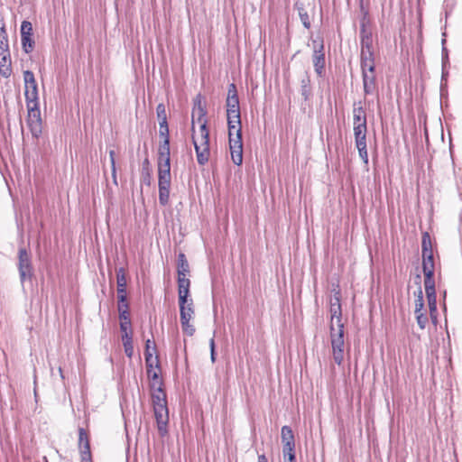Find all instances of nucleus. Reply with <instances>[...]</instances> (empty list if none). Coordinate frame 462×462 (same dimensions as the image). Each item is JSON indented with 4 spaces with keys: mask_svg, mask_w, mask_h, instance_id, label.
I'll use <instances>...</instances> for the list:
<instances>
[{
    "mask_svg": "<svg viewBox=\"0 0 462 462\" xmlns=\"http://www.w3.org/2000/svg\"><path fill=\"white\" fill-rule=\"evenodd\" d=\"M414 314H415V317H417V315H423L425 314V312H423V310H420L418 311V310H414Z\"/></svg>",
    "mask_w": 462,
    "mask_h": 462,
    "instance_id": "obj_54",
    "label": "nucleus"
},
{
    "mask_svg": "<svg viewBox=\"0 0 462 462\" xmlns=\"http://www.w3.org/2000/svg\"><path fill=\"white\" fill-rule=\"evenodd\" d=\"M159 134L162 141H170L169 137V127L168 128H159Z\"/></svg>",
    "mask_w": 462,
    "mask_h": 462,
    "instance_id": "obj_45",
    "label": "nucleus"
},
{
    "mask_svg": "<svg viewBox=\"0 0 462 462\" xmlns=\"http://www.w3.org/2000/svg\"><path fill=\"white\" fill-rule=\"evenodd\" d=\"M153 411H154V416L156 419L159 433L162 436H164L168 432V430H167V426H168V422H169L168 407L159 405V407L153 408Z\"/></svg>",
    "mask_w": 462,
    "mask_h": 462,
    "instance_id": "obj_11",
    "label": "nucleus"
},
{
    "mask_svg": "<svg viewBox=\"0 0 462 462\" xmlns=\"http://www.w3.org/2000/svg\"><path fill=\"white\" fill-rule=\"evenodd\" d=\"M12 73L10 52L0 54V74L8 78Z\"/></svg>",
    "mask_w": 462,
    "mask_h": 462,
    "instance_id": "obj_17",
    "label": "nucleus"
},
{
    "mask_svg": "<svg viewBox=\"0 0 462 462\" xmlns=\"http://www.w3.org/2000/svg\"><path fill=\"white\" fill-rule=\"evenodd\" d=\"M355 143L366 141V124L353 125Z\"/></svg>",
    "mask_w": 462,
    "mask_h": 462,
    "instance_id": "obj_21",
    "label": "nucleus"
},
{
    "mask_svg": "<svg viewBox=\"0 0 462 462\" xmlns=\"http://www.w3.org/2000/svg\"><path fill=\"white\" fill-rule=\"evenodd\" d=\"M363 86L365 95H372L376 91V77L375 73H363Z\"/></svg>",
    "mask_w": 462,
    "mask_h": 462,
    "instance_id": "obj_15",
    "label": "nucleus"
},
{
    "mask_svg": "<svg viewBox=\"0 0 462 462\" xmlns=\"http://www.w3.org/2000/svg\"><path fill=\"white\" fill-rule=\"evenodd\" d=\"M198 118L197 121L199 124V132H195L194 124L195 119L194 116H192V141L196 152L197 161L199 165H205L210 156V149H209V132L207 128V119H206V111L200 105H199L197 110Z\"/></svg>",
    "mask_w": 462,
    "mask_h": 462,
    "instance_id": "obj_2",
    "label": "nucleus"
},
{
    "mask_svg": "<svg viewBox=\"0 0 462 462\" xmlns=\"http://www.w3.org/2000/svg\"><path fill=\"white\" fill-rule=\"evenodd\" d=\"M330 313V342L332 347V355L335 363L340 365L344 360L345 353V332L344 324L342 322V309L341 306L335 304L329 305Z\"/></svg>",
    "mask_w": 462,
    "mask_h": 462,
    "instance_id": "obj_1",
    "label": "nucleus"
},
{
    "mask_svg": "<svg viewBox=\"0 0 462 462\" xmlns=\"http://www.w3.org/2000/svg\"><path fill=\"white\" fill-rule=\"evenodd\" d=\"M116 284H117V296L118 300L121 301L125 300V297H126V277L125 273V270L123 268H119L116 271Z\"/></svg>",
    "mask_w": 462,
    "mask_h": 462,
    "instance_id": "obj_14",
    "label": "nucleus"
},
{
    "mask_svg": "<svg viewBox=\"0 0 462 462\" xmlns=\"http://www.w3.org/2000/svg\"><path fill=\"white\" fill-rule=\"evenodd\" d=\"M295 8L296 10L298 11V14L300 16V19L303 24V26L306 28V29H310V16L308 14V12L306 11V9L304 8L303 5L302 4H299V3H296L295 4Z\"/></svg>",
    "mask_w": 462,
    "mask_h": 462,
    "instance_id": "obj_25",
    "label": "nucleus"
},
{
    "mask_svg": "<svg viewBox=\"0 0 462 462\" xmlns=\"http://www.w3.org/2000/svg\"><path fill=\"white\" fill-rule=\"evenodd\" d=\"M258 462H268L265 455H263H263H259L258 456Z\"/></svg>",
    "mask_w": 462,
    "mask_h": 462,
    "instance_id": "obj_53",
    "label": "nucleus"
},
{
    "mask_svg": "<svg viewBox=\"0 0 462 462\" xmlns=\"http://www.w3.org/2000/svg\"><path fill=\"white\" fill-rule=\"evenodd\" d=\"M159 201L165 206L170 199L171 176H158Z\"/></svg>",
    "mask_w": 462,
    "mask_h": 462,
    "instance_id": "obj_12",
    "label": "nucleus"
},
{
    "mask_svg": "<svg viewBox=\"0 0 462 462\" xmlns=\"http://www.w3.org/2000/svg\"><path fill=\"white\" fill-rule=\"evenodd\" d=\"M23 79L26 104L39 103L38 87L33 73L31 70H25Z\"/></svg>",
    "mask_w": 462,
    "mask_h": 462,
    "instance_id": "obj_8",
    "label": "nucleus"
},
{
    "mask_svg": "<svg viewBox=\"0 0 462 462\" xmlns=\"http://www.w3.org/2000/svg\"><path fill=\"white\" fill-rule=\"evenodd\" d=\"M118 311H119V315H122L123 313H125V315L130 314L129 310H128V303L126 300V297H125L124 301H121L120 300H118Z\"/></svg>",
    "mask_w": 462,
    "mask_h": 462,
    "instance_id": "obj_41",
    "label": "nucleus"
},
{
    "mask_svg": "<svg viewBox=\"0 0 462 462\" xmlns=\"http://www.w3.org/2000/svg\"><path fill=\"white\" fill-rule=\"evenodd\" d=\"M9 52V44L6 32L4 29L0 30V54Z\"/></svg>",
    "mask_w": 462,
    "mask_h": 462,
    "instance_id": "obj_31",
    "label": "nucleus"
},
{
    "mask_svg": "<svg viewBox=\"0 0 462 462\" xmlns=\"http://www.w3.org/2000/svg\"><path fill=\"white\" fill-rule=\"evenodd\" d=\"M415 318L420 328L424 329L426 328V325L428 324V317L426 313L423 315H417V317Z\"/></svg>",
    "mask_w": 462,
    "mask_h": 462,
    "instance_id": "obj_43",
    "label": "nucleus"
},
{
    "mask_svg": "<svg viewBox=\"0 0 462 462\" xmlns=\"http://www.w3.org/2000/svg\"><path fill=\"white\" fill-rule=\"evenodd\" d=\"M374 59L373 48H361V61L372 60Z\"/></svg>",
    "mask_w": 462,
    "mask_h": 462,
    "instance_id": "obj_38",
    "label": "nucleus"
},
{
    "mask_svg": "<svg viewBox=\"0 0 462 462\" xmlns=\"http://www.w3.org/2000/svg\"><path fill=\"white\" fill-rule=\"evenodd\" d=\"M59 374H60L61 378H63L62 369L60 367L59 368Z\"/></svg>",
    "mask_w": 462,
    "mask_h": 462,
    "instance_id": "obj_56",
    "label": "nucleus"
},
{
    "mask_svg": "<svg viewBox=\"0 0 462 462\" xmlns=\"http://www.w3.org/2000/svg\"><path fill=\"white\" fill-rule=\"evenodd\" d=\"M155 354H156L155 343L150 339H147L145 342V350H144L145 363H146L147 366L152 367L154 365L155 367L158 368L159 359H158L157 356H154Z\"/></svg>",
    "mask_w": 462,
    "mask_h": 462,
    "instance_id": "obj_13",
    "label": "nucleus"
},
{
    "mask_svg": "<svg viewBox=\"0 0 462 462\" xmlns=\"http://www.w3.org/2000/svg\"><path fill=\"white\" fill-rule=\"evenodd\" d=\"M442 52H443V60L447 59L448 58V53H447V50L445 48H443Z\"/></svg>",
    "mask_w": 462,
    "mask_h": 462,
    "instance_id": "obj_55",
    "label": "nucleus"
},
{
    "mask_svg": "<svg viewBox=\"0 0 462 462\" xmlns=\"http://www.w3.org/2000/svg\"><path fill=\"white\" fill-rule=\"evenodd\" d=\"M32 35H21L23 49L26 53H30L33 50L34 41Z\"/></svg>",
    "mask_w": 462,
    "mask_h": 462,
    "instance_id": "obj_30",
    "label": "nucleus"
},
{
    "mask_svg": "<svg viewBox=\"0 0 462 462\" xmlns=\"http://www.w3.org/2000/svg\"><path fill=\"white\" fill-rule=\"evenodd\" d=\"M283 447H295L294 436L289 426H283L281 431Z\"/></svg>",
    "mask_w": 462,
    "mask_h": 462,
    "instance_id": "obj_19",
    "label": "nucleus"
},
{
    "mask_svg": "<svg viewBox=\"0 0 462 462\" xmlns=\"http://www.w3.org/2000/svg\"><path fill=\"white\" fill-rule=\"evenodd\" d=\"M180 324L183 332L191 337L195 333V328L190 323L194 316L193 300L189 299V291H178Z\"/></svg>",
    "mask_w": 462,
    "mask_h": 462,
    "instance_id": "obj_3",
    "label": "nucleus"
},
{
    "mask_svg": "<svg viewBox=\"0 0 462 462\" xmlns=\"http://www.w3.org/2000/svg\"><path fill=\"white\" fill-rule=\"evenodd\" d=\"M171 159L170 141H162L158 148V160Z\"/></svg>",
    "mask_w": 462,
    "mask_h": 462,
    "instance_id": "obj_28",
    "label": "nucleus"
},
{
    "mask_svg": "<svg viewBox=\"0 0 462 462\" xmlns=\"http://www.w3.org/2000/svg\"><path fill=\"white\" fill-rule=\"evenodd\" d=\"M111 171H112V179H113V182L115 184H117V180H116V167H111Z\"/></svg>",
    "mask_w": 462,
    "mask_h": 462,
    "instance_id": "obj_52",
    "label": "nucleus"
},
{
    "mask_svg": "<svg viewBox=\"0 0 462 462\" xmlns=\"http://www.w3.org/2000/svg\"><path fill=\"white\" fill-rule=\"evenodd\" d=\"M427 296L436 295L435 286L425 288Z\"/></svg>",
    "mask_w": 462,
    "mask_h": 462,
    "instance_id": "obj_48",
    "label": "nucleus"
},
{
    "mask_svg": "<svg viewBox=\"0 0 462 462\" xmlns=\"http://www.w3.org/2000/svg\"><path fill=\"white\" fill-rule=\"evenodd\" d=\"M294 448L295 447H283L282 448L283 457L288 462H295Z\"/></svg>",
    "mask_w": 462,
    "mask_h": 462,
    "instance_id": "obj_33",
    "label": "nucleus"
},
{
    "mask_svg": "<svg viewBox=\"0 0 462 462\" xmlns=\"http://www.w3.org/2000/svg\"><path fill=\"white\" fill-rule=\"evenodd\" d=\"M79 444L81 449L84 448V445L89 444L88 434L84 429H79Z\"/></svg>",
    "mask_w": 462,
    "mask_h": 462,
    "instance_id": "obj_40",
    "label": "nucleus"
},
{
    "mask_svg": "<svg viewBox=\"0 0 462 462\" xmlns=\"http://www.w3.org/2000/svg\"><path fill=\"white\" fill-rule=\"evenodd\" d=\"M27 125L33 137L38 138L42 131V121L39 103L26 104Z\"/></svg>",
    "mask_w": 462,
    "mask_h": 462,
    "instance_id": "obj_6",
    "label": "nucleus"
},
{
    "mask_svg": "<svg viewBox=\"0 0 462 462\" xmlns=\"http://www.w3.org/2000/svg\"><path fill=\"white\" fill-rule=\"evenodd\" d=\"M366 124V115L361 105V102L354 105L353 125Z\"/></svg>",
    "mask_w": 462,
    "mask_h": 462,
    "instance_id": "obj_18",
    "label": "nucleus"
},
{
    "mask_svg": "<svg viewBox=\"0 0 462 462\" xmlns=\"http://www.w3.org/2000/svg\"><path fill=\"white\" fill-rule=\"evenodd\" d=\"M209 347H210V359H211L212 363H214L216 361V353H215V340L213 337L209 340Z\"/></svg>",
    "mask_w": 462,
    "mask_h": 462,
    "instance_id": "obj_46",
    "label": "nucleus"
},
{
    "mask_svg": "<svg viewBox=\"0 0 462 462\" xmlns=\"http://www.w3.org/2000/svg\"><path fill=\"white\" fill-rule=\"evenodd\" d=\"M151 390L153 408L159 407V405L167 406L166 393H164L162 386L159 385L155 388H151Z\"/></svg>",
    "mask_w": 462,
    "mask_h": 462,
    "instance_id": "obj_16",
    "label": "nucleus"
},
{
    "mask_svg": "<svg viewBox=\"0 0 462 462\" xmlns=\"http://www.w3.org/2000/svg\"><path fill=\"white\" fill-rule=\"evenodd\" d=\"M167 118L159 120V128H168Z\"/></svg>",
    "mask_w": 462,
    "mask_h": 462,
    "instance_id": "obj_51",
    "label": "nucleus"
},
{
    "mask_svg": "<svg viewBox=\"0 0 462 462\" xmlns=\"http://www.w3.org/2000/svg\"><path fill=\"white\" fill-rule=\"evenodd\" d=\"M360 38H361V48H373V39L372 33L368 30H366L365 24L363 23L360 31Z\"/></svg>",
    "mask_w": 462,
    "mask_h": 462,
    "instance_id": "obj_23",
    "label": "nucleus"
},
{
    "mask_svg": "<svg viewBox=\"0 0 462 462\" xmlns=\"http://www.w3.org/2000/svg\"><path fill=\"white\" fill-rule=\"evenodd\" d=\"M119 319H120V329H121L122 335L133 333L130 314L125 315V313H123L122 315H119Z\"/></svg>",
    "mask_w": 462,
    "mask_h": 462,
    "instance_id": "obj_26",
    "label": "nucleus"
},
{
    "mask_svg": "<svg viewBox=\"0 0 462 462\" xmlns=\"http://www.w3.org/2000/svg\"><path fill=\"white\" fill-rule=\"evenodd\" d=\"M156 114H157L158 120L167 118L165 106L162 103H160L157 106Z\"/></svg>",
    "mask_w": 462,
    "mask_h": 462,
    "instance_id": "obj_42",
    "label": "nucleus"
},
{
    "mask_svg": "<svg viewBox=\"0 0 462 462\" xmlns=\"http://www.w3.org/2000/svg\"><path fill=\"white\" fill-rule=\"evenodd\" d=\"M122 341L125 355L131 358L134 355L133 333L123 334Z\"/></svg>",
    "mask_w": 462,
    "mask_h": 462,
    "instance_id": "obj_24",
    "label": "nucleus"
},
{
    "mask_svg": "<svg viewBox=\"0 0 462 462\" xmlns=\"http://www.w3.org/2000/svg\"><path fill=\"white\" fill-rule=\"evenodd\" d=\"M424 253L433 254L431 250L430 236L428 233H425L422 236V254Z\"/></svg>",
    "mask_w": 462,
    "mask_h": 462,
    "instance_id": "obj_34",
    "label": "nucleus"
},
{
    "mask_svg": "<svg viewBox=\"0 0 462 462\" xmlns=\"http://www.w3.org/2000/svg\"><path fill=\"white\" fill-rule=\"evenodd\" d=\"M424 286L425 288L435 286V282L433 280V273L424 274Z\"/></svg>",
    "mask_w": 462,
    "mask_h": 462,
    "instance_id": "obj_44",
    "label": "nucleus"
},
{
    "mask_svg": "<svg viewBox=\"0 0 462 462\" xmlns=\"http://www.w3.org/2000/svg\"><path fill=\"white\" fill-rule=\"evenodd\" d=\"M335 304L336 306H341V293L338 285L335 286L331 290V296L329 299V305Z\"/></svg>",
    "mask_w": 462,
    "mask_h": 462,
    "instance_id": "obj_32",
    "label": "nucleus"
},
{
    "mask_svg": "<svg viewBox=\"0 0 462 462\" xmlns=\"http://www.w3.org/2000/svg\"><path fill=\"white\" fill-rule=\"evenodd\" d=\"M358 153L365 165L368 164V152L366 149V141L356 143Z\"/></svg>",
    "mask_w": 462,
    "mask_h": 462,
    "instance_id": "obj_29",
    "label": "nucleus"
},
{
    "mask_svg": "<svg viewBox=\"0 0 462 462\" xmlns=\"http://www.w3.org/2000/svg\"><path fill=\"white\" fill-rule=\"evenodd\" d=\"M18 270L20 280L23 282L26 279L32 275V266L31 256L25 248H20L18 252Z\"/></svg>",
    "mask_w": 462,
    "mask_h": 462,
    "instance_id": "obj_10",
    "label": "nucleus"
},
{
    "mask_svg": "<svg viewBox=\"0 0 462 462\" xmlns=\"http://www.w3.org/2000/svg\"><path fill=\"white\" fill-rule=\"evenodd\" d=\"M80 456L81 462H92L89 444L84 445V448L80 450Z\"/></svg>",
    "mask_w": 462,
    "mask_h": 462,
    "instance_id": "obj_36",
    "label": "nucleus"
},
{
    "mask_svg": "<svg viewBox=\"0 0 462 462\" xmlns=\"http://www.w3.org/2000/svg\"><path fill=\"white\" fill-rule=\"evenodd\" d=\"M231 159L236 165L243 162L242 128L228 129Z\"/></svg>",
    "mask_w": 462,
    "mask_h": 462,
    "instance_id": "obj_5",
    "label": "nucleus"
},
{
    "mask_svg": "<svg viewBox=\"0 0 462 462\" xmlns=\"http://www.w3.org/2000/svg\"><path fill=\"white\" fill-rule=\"evenodd\" d=\"M416 300H415V310H423L424 308V300H423V292L421 288H419L418 291L415 292Z\"/></svg>",
    "mask_w": 462,
    "mask_h": 462,
    "instance_id": "obj_37",
    "label": "nucleus"
},
{
    "mask_svg": "<svg viewBox=\"0 0 462 462\" xmlns=\"http://www.w3.org/2000/svg\"><path fill=\"white\" fill-rule=\"evenodd\" d=\"M313 56L312 61L315 71L318 75H321L325 68V54L323 40L321 38L312 39Z\"/></svg>",
    "mask_w": 462,
    "mask_h": 462,
    "instance_id": "obj_9",
    "label": "nucleus"
},
{
    "mask_svg": "<svg viewBox=\"0 0 462 462\" xmlns=\"http://www.w3.org/2000/svg\"><path fill=\"white\" fill-rule=\"evenodd\" d=\"M430 317L433 320V322H436L437 320V304L429 305Z\"/></svg>",
    "mask_w": 462,
    "mask_h": 462,
    "instance_id": "obj_47",
    "label": "nucleus"
},
{
    "mask_svg": "<svg viewBox=\"0 0 462 462\" xmlns=\"http://www.w3.org/2000/svg\"><path fill=\"white\" fill-rule=\"evenodd\" d=\"M159 370H160L159 365H158V368H156L154 365L152 367L147 366L148 377L151 380V388H155L159 385L162 386V382L159 377Z\"/></svg>",
    "mask_w": 462,
    "mask_h": 462,
    "instance_id": "obj_20",
    "label": "nucleus"
},
{
    "mask_svg": "<svg viewBox=\"0 0 462 462\" xmlns=\"http://www.w3.org/2000/svg\"><path fill=\"white\" fill-rule=\"evenodd\" d=\"M226 116L228 129L241 127L239 98L237 95L236 87L234 83L228 86V92L226 97Z\"/></svg>",
    "mask_w": 462,
    "mask_h": 462,
    "instance_id": "obj_4",
    "label": "nucleus"
},
{
    "mask_svg": "<svg viewBox=\"0 0 462 462\" xmlns=\"http://www.w3.org/2000/svg\"><path fill=\"white\" fill-rule=\"evenodd\" d=\"M21 35H32V26L28 21H23L21 24Z\"/></svg>",
    "mask_w": 462,
    "mask_h": 462,
    "instance_id": "obj_39",
    "label": "nucleus"
},
{
    "mask_svg": "<svg viewBox=\"0 0 462 462\" xmlns=\"http://www.w3.org/2000/svg\"><path fill=\"white\" fill-rule=\"evenodd\" d=\"M158 176H171V159L158 160Z\"/></svg>",
    "mask_w": 462,
    "mask_h": 462,
    "instance_id": "obj_27",
    "label": "nucleus"
},
{
    "mask_svg": "<svg viewBox=\"0 0 462 462\" xmlns=\"http://www.w3.org/2000/svg\"><path fill=\"white\" fill-rule=\"evenodd\" d=\"M422 269L424 274L434 273L433 254L424 253L422 254Z\"/></svg>",
    "mask_w": 462,
    "mask_h": 462,
    "instance_id": "obj_22",
    "label": "nucleus"
},
{
    "mask_svg": "<svg viewBox=\"0 0 462 462\" xmlns=\"http://www.w3.org/2000/svg\"><path fill=\"white\" fill-rule=\"evenodd\" d=\"M178 291H189L190 281L187 278L189 273V265L184 254L180 253L178 255Z\"/></svg>",
    "mask_w": 462,
    "mask_h": 462,
    "instance_id": "obj_7",
    "label": "nucleus"
},
{
    "mask_svg": "<svg viewBox=\"0 0 462 462\" xmlns=\"http://www.w3.org/2000/svg\"><path fill=\"white\" fill-rule=\"evenodd\" d=\"M361 69L362 74L374 72V60L361 61Z\"/></svg>",
    "mask_w": 462,
    "mask_h": 462,
    "instance_id": "obj_35",
    "label": "nucleus"
},
{
    "mask_svg": "<svg viewBox=\"0 0 462 462\" xmlns=\"http://www.w3.org/2000/svg\"><path fill=\"white\" fill-rule=\"evenodd\" d=\"M115 155H116L115 151H113V150L109 151L111 167H116Z\"/></svg>",
    "mask_w": 462,
    "mask_h": 462,
    "instance_id": "obj_49",
    "label": "nucleus"
},
{
    "mask_svg": "<svg viewBox=\"0 0 462 462\" xmlns=\"http://www.w3.org/2000/svg\"><path fill=\"white\" fill-rule=\"evenodd\" d=\"M428 305L437 304L436 295L427 296Z\"/></svg>",
    "mask_w": 462,
    "mask_h": 462,
    "instance_id": "obj_50",
    "label": "nucleus"
}]
</instances>
